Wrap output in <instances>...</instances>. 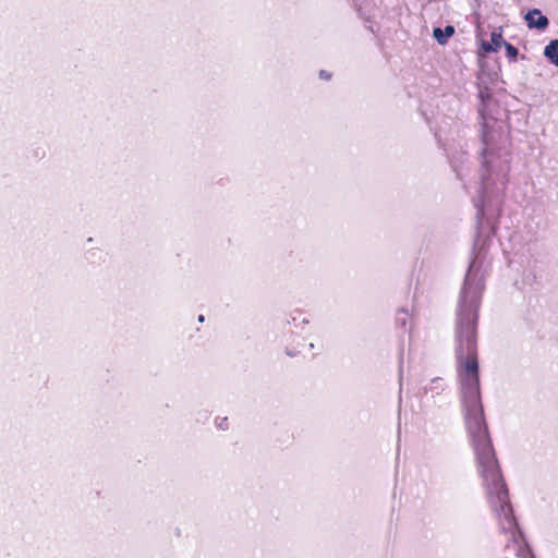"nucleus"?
<instances>
[{
    "label": "nucleus",
    "instance_id": "obj_1",
    "mask_svg": "<svg viewBox=\"0 0 558 558\" xmlns=\"http://www.w3.org/2000/svg\"><path fill=\"white\" fill-rule=\"evenodd\" d=\"M476 308L461 311L458 318V359L465 426L488 501L499 520L500 529L512 538L506 549L512 551L513 557L507 555L505 558H530L529 549L517 538L518 524L484 418L476 355Z\"/></svg>",
    "mask_w": 558,
    "mask_h": 558
},
{
    "label": "nucleus",
    "instance_id": "obj_2",
    "mask_svg": "<svg viewBox=\"0 0 558 558\" xmlns=\"http://www.w3.org/2000/svg\"><path fill=\"white\" fill-rule=\"evenodd\" d=\"M525 22L530 28L545 29L549 22L548 19L542 14L538 9L530 10L525 14Z\"/></svg>",
    "mask_w": 558,
    "mask_h": 558
},
{
    "label": "nucleus",
    "instance_id": "obj_3",
    "mask_svg": "<svg viewBox=\"0 0 558 558\" xmlns=\"http://www.w3.org/2000/svg\"><path fill=\"white\" fill-rule=\"evenodd\" d=\"M507 41L504 40L501 28L490 34V43L482 41L481 49L485 53L497 52Z\"/></svg>",
    "mask_w": 558,
    "mask_h": 558
},
{
    "label": "nucleus",
    "instance_id": "obj_4",
    "mask_svg": "<svg viewBox=\"0 0 558 558\" xmlns=\"http://www.w3.org/2000/svg\"><path fill=\"white\" fill-rule=\"evenodd\" d=\"M545 57L556 66H558V39L551 40L544 50Z\"/></svg>",
    "mask_w": 558,
    "mask_h": 558
},
{
    "label": "nucleus",
    "instance_id": "obj_5",
    "mask_svg": "<svg viewBox=\"0 0 558 558\" xmlns=\"http://www.w3.org/2000/svg\"><path fill=\"white\" fill-rule=\"evenodd\" d=\"M454 34V27L451 25H447L444 29L436 27L434 29V37L441 45L446 44L448 38Z\"/></svg>",
    "mask_w": 558,
    "mask_h": 558
},
{
    "label": "nucleus",
    "instance_id": "obj_6",
    "mask_svg": "<svg viewBox=\"0 0 558 558\" xmlns=\"http://www.w3.org/2000/svg\"><path fill=\"white\" fill-rule=\"evenodd\" d=\"M506 54L510 61H515L519 54V50L511 44H505Z\"/></svg>",
    "mask_w": 558,
    "mask_h": 558
},
{
    "label": "nucleus",
    "instance_id": "obj_7",
    "mask_svg": "<svg viewBox=\"0 0 558 558\" xmlns=\"http://www.w3.org/2000/svg\"><path fill=\"white\" fill-rule=\"evenodd\" d=\"M320 76H324L325 78H329V75L328 74H325L324 71L320 72Z\"/></svg>",
    "mask_w": 558,
    "mask_h": 558
},
{
    "label": "nucleus",
    "instance_id": "obj_8",
    "mask_svg": "<svg viewBox=\"0 0 558 558\" xmlns=\"http://www.w3.org/2000/svg\"><path fill=\"white\" fill-rule=\"evenodd\" d=\"M198 320H199V322H204V316H203V315H199Z\"/></svg>",
    "mask_w": 558,
    "mask_h": 558
}]
</instances>
